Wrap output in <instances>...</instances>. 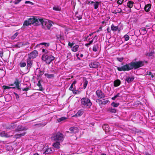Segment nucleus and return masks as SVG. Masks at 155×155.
I'll return each instance as SVG.
<instances>
[{"label": "nucleus", "mask_w": 155, "mask_h": 155, "mask_svg": "<svg viewBox=\"0 0 155 155\" xmlns=\"http://www.w3.org/2000/svg\"><path fill=\"white\" fill-rule=\"evenodd\" d=\"M76 83V81H74L71 84H73H73H75Z\"/></svg>", "instance_id": "052dcab7"}, {"label": "nucleus", "mask_w": 155, "mask_h": 155, "mask_svg": "<svg viewBox=\"0 0 155 155\" xmlns=\"http://www.w3.org/2000/svg\"><path fill=\"white\" fill-rule=\"evenodd\" d=\"M26 134L25 132H23L21 134H17L15 135V137L16 138H20L22 136H24Z\"/></svg>", "instance_id": "5701e85b"}, {"label": "nucleus", "mask_w": 155, "mask_h": 155, "mask_svg": "<svg viewBox=\"0 0 155 155\" xmlns=\"http://www.w3.org/2000/svg\"><path fill=\"white\" fill-rule=\"evenodd\" d=\"M34 155H39L38 153H36L34 154Z\"/></svg>", "instance_id": "680f3d73"}, {"label": "nucleus", "mask_w": 155, "mask_h": 155, "mask_svg": "<svg viewBox=\"0 0 155 155\" xmlns=\"http://www.w3.org/2000/svg\"><path fill=\"white\" fill-rule=\"evenodd\" d=\"M140 32L141 34L144 35L146 33V29L145 28H141L140 30Z\"/></svg>", "instance_id": "2f4dec72"}, {"label": "nucleus", "mask_w": 155, "mask_h": 155, "mask_svg": "<svg viewBox=\"0 0 155 155\" xmlns=\"http://www.w3.org/2000/svg\"><path fill=\"white\" fill-rule=\"evenodd\" d=\"M0 135L2 137H10L12 135L9 134V133H7L5 131H3L0 133Z\"/></svg>", "instance_id": "ddd939ff"}, {"label": "nucleus", "mask_w": 155, "mask_h": 155, "mask_svg": "<svg viewBox=\"0 0 155 155\" xmlns=\"http://www.w3.org/2000/svg\"><path fill=\"white\" fill-rule=\"evenodd\" d=\"M45 75L47 78H52L54 76V75L52 74H45Z\"/></svg>", "instance_id": "f704fd0d"}, {"label": "nucleus", "mask_w": 155, "mask_h": 155, "mask_svg": "<svg viewBox=\"0 0 155 155\" xmlns=\"http://www.w3.org/2000/svg\"><path fill=\"white\" fill-rule=\"evenodd\" d=\"M98 49V44H96L94 45L93 50L94 51H97Z\"/></svg>", "instance_id": "473e14b6"}, {"label": "nucleus", "mask_w": 155, "mask_h": 155, "mask_svg": "<svg viewBox=\"0 0 155 155\" xmlns=\"http://www.w3.org/2000/svg\"><path fill=\"white\" fill-rule=\"evenodd\" d=\"M120 81L119 80H117L114 81V87H117L120 85Z\"/></svg>", "instance_id": "393cba45"}, {"label": "nucleus", "mask_w": 155, "mask_h": 155, "mask_svg": "<svg viewBox=\"0 0 155 155\" xmlns=\"http://www.w3.org/2000/svg\"><path fill=\"white\" fill-rule=\"evenodd\" d=\"M103 129L106 132H108L110 131L109 127L108 125L104 124L103 126Z\"/></svg>", "instance_id": "6ab92c4d"}, {"label": "nucleus", "mask_w": 155, "mask_h": 155, "mask_svg": "<svg viewBox=\"0 0 155 155\" xmlns=\"http://www.w3.org/2000/svg\"><path fill=\"white\" fill-rule=\"evenodd\" d=\"M105 23V21H103L102 22V24H104Z\"/></svg>", "instance_id": "0e129e2a"}, {"label": "nucleus", "mask_w": 155, "mask_h": 155, "mask_svg": "<svg viewBox=\"0 0 155 155\" xmlns=\"http://www.w3.org/2000/svg\"><path fill=\"white\" fill-rule=\"evenodd\" d=\"M16 126V125L15 123H11L9 126L6 127V129L12 130L15 128Z\"/></svg>", "instance_id": "dca6fc26"}, {"label": "nucleus", "mask_w": 155, "mask_h": 155, "mask_svg": "<svg viewBox=\"0 0 155 155\" xmlns=\"http://www.w3.org/2000/svg\"><path fill=\"white\" fill-rule=\"evenodd\" d=\"M124 39L125 41H127L129 39V37L128 35H125L124 36Z\"/></svg>", "instance_id": "37998d69"}, {"label": "nucleus", "mask_w": 155, "mask_h": 155, "mask_svg": "<svg viewBox=\"0 0 155 155\" xmlns=\"http://www.w3.org/2000/svg\"><path fill=\"white\" fill-rule=\"evenodd\" d=\"M40 45H43L45 46L46 47L48 46L49 45V44L47 43H41L40 44Z\"/></svg>", "instance_id": "c03bdc74"}, {"label": "nucleus", "mask_w": 155, "mask_h": 155, "mask_svg": "<svg viewBox=\"0 0 155 155\" xmlns=\"http://www.w3.org/2000/svg\"><path fill=\"white\" fill-rule=\"evenodd\" d=\"M42 20L43 19L37 18L34 17H32L24 21L23 26H27L31 24L36 25H39L41 24H42Z\"/></svg>", "instance_id": "f03ea898"}, {"label": "nucleus", "mask_w": 155, "mask_h": 155, "mask_svg": "<svg viewBox=\"0 0 155 155\" xmlns=\"http://www.w3.org/2000/svg\"><path fill=\"white\" fill-rule=\"evenodd\" d=\"M69 89L71 91H73V84H71L70 87Z\"/></svg>", "instance_id": "6e6d98bb"}, {"label": "nucleus", "mask_w": 155, "mask_h": 155, "mask_svg": "<svg viewBox=\"0 0 155 155\" xmlns=\"http://www.w3.org/2000/svg\"><path fill=\"white\" fill-rule=\"evenodd\" d=\"M67 118L66 117H61L57 119L58 122H60L62 121H64L67 119Z\"/></svg>", "instance_id": "c9c22d12"}, {"label": "nucleus", "mask_w": 155, "mask_h": 155, "mask_svg": "<svg viewBox=\"0 0 155 155\" xmlns=\"http://www.w3.org/2000/svg\"><path fill=\"white\" fill-rule=\"evenodd\" d=\"M117 59L118 61H119L120 62H121L123 61L124 58L122 57L120 58H117Z\"/></svg>", "instance_id": "de8ad7c7"}, {"label": "nucleus", "mask_w": 155, "mask_h": 155, "mask_svg": "<svg viewBox=\"0 0 155 155\" xmlns=\"http://www.w3.org/2000/svg\"><path fill=\"white\" fill-rule=\"evenodd\" d=\"M96 94L98 98H103L104 97V94L101 90H97L96 91Z\"/></svg>", "instance_id": "9b49d317"}, {"label": "nucleus", "mask_w": 155, "mask_h": 155, "mask_svg": "<svg viewBox=\"0 0 155 155\" xmlns=\"http://www.w3.org/2000/svg\"><path fill=\"white\" fill-rule=\"evenodd\" d=\"M90 3L91 4H94V8L97 9L99 7L100 2H94L93 1L89 2L88 4Z\"/></svg>", "instance_id": "f8f14e48"}, {"label": "nucleus", "mask_w": 155, "mask_h": 155, "mask_svg": "<svg viewBox=\"0 0 155 155\" xmlns=\"http://www.w3.org/2000/svg\"><path fill=\"white\" fill-rule=\"evenodd\" d=\"M143 65V62L141 61L132 62L126 64L121 67H116L117 69L119 71H129L134 68L137 69Z\"/></svg>", "instance_id": "f257e3e1"}, {"label": "nucleus", "mask_w": 155, "mask_h": 155, "mask_svg": "<svg viewBox=\"0 0 155 155\" xmlns=\"http://www.w3.org/2000/svg\"><path fill=\"white\" fill-rule=\"evenodd\" d=\"M38 52L36 50H34L28 54V58L33 59L36 58L38 55Z\"/></svg>", "instance_id": "1a4fd4ad"}, {"label": "nucleus", "mask_w": 155, "mask_h": 155, "mask_svg": "<svg viewBox=\"0 0 155 155\" xmlns=\"http://www.w3.org/2000/svg\"><path fill=\"white\" fill-rule=\"evenodd\" d=\"M60 143L59 142H57L53 144V146L55 148L58 149L59 148Z\"/></svg>", "instance_id": "a878e982"}, {"label": "nucleus", "mask_w": 155, "mask_h": 155, "mask_svg": "<svg viewBox=\"0 0 155 155\" xmlns=\"http://www.w3.org/2000/svg\"><path fill=\"white\" fill-rule=\"evenodd\" d=\"M70 131L73 133H76L77 131L78 128L77 127H71L69 129Z\"/></svg>", "instance_id": "cd10ccee"}, {"label": "nucleus", "mask_w": 155, "mask_h": 155, "mask_svg": "<svg viewBox=\"0 0 155 155\" xmlns=\"http://www.w3.org/2000/svg\"><path fill=\"white\" fill-rule=\"evenodd\" d=\"M123 1L124 0H118L117 1V3L119 5H120L122 3Z\"/></svg>", "instance_id": "8fccbe9b"}, {"label": "nucleus", "mask_w": 155, "mask_h": 155, "mask_svg": "<svg viewBox=\"0 0 155 155\" xmlns=\"http://www.w3.org/2000/svg\"><path fill=\"white\" fill-rule=\"evenodd\" d=\"M79 48V46L78 45H76L74 46L72 48V51L74 52H76L78 50Z\"/></svg>", "instance_id": "c85d7f7f"}, {"label": "nucleus", "mask_w": 155, "mask_h": 155, "mask_svg": "<svg viewBox=\"0 0 155 155\" xmlns=\"http://www.w3.org/2000/svg\"><path fill=\"white\" fill-rule=\"evenodd\" d=\"M42 26L45 30H49L52 26L53 22L50 20L44 19L42 21Z\"/></svg>", "instance_id": "7ed1b4c3"}, {"label": "nucleus", "mask_w": 155, "mask_h": 155, "mask_svg": "<svg viewBox=\"0 0 155 155\" xmlns=\"http://www.w3.org/2000/svg\"><path fill=\"white\" fill-rule=\"evenodd\" d=\"M45 147L43 154H49L53 153L54 151V149L53 147Z\"/></svg>", "instance_id": "0eeeda50"}, {"label": "nucleus", "mask_w": 155, "mask_h": 155, "mask_svg": "<svg viewBox=\"0 0 155 155\" xmlns=\"http://www.w3.org/2000/svg\"><path fill=\"white\" fill-rule=\"evenodd\" d=\"M27 128L25 127H23L21 126H19L17 128V130L18 131H22L23 130H26Z\"/></svg>", "instance_id": "a211bd4d"}, {"label": "nucleus", "mask_w": 155, "mask_h": 155, "mask_svg": "<svg viewBox=\"0 0 155 155\" xmlns=\"http://www.w3.org/2000/svg\"><path fill=\"white\" fill-rule=\"evenodd\" d=\"M18 32H16L11 37V39H14L18 35Z\"/></svg>", "instance_id": "79ce46f5"}, {"label": "nucleus", "mask_w": 155, "mask_h": 155, "mask_svg": "<svg viewBox=\"0 0 155 155\" xmlns=\"http://www.w3.org/2000/svg\"><path fill=\"white\" fill-rule=\"evenodd\" d=\"M134 79L133 76L128 77L126 78V80L128 83H130L132 82Z\"/></svg>", "instance_id": "aec40b11"}, {"label": "nucleus", "mask_w": 155, "mask_h": 155, "mask_svg": "<svg viewBox=\"0 0 155 155\" xmlns=\"http://www.w3.org/2000/svg\"><path fill=\"white\" fill-rule=\"evenodd\" d=\"M53 138L55 140L62 141L64 138V137L61 134L58 133Z\"/></svg>", "instance_id": "423d86ee"}, {"label": "nucleus", "mask_w": 155, "mask_h": 155, "mask_svg": "<svg viewBox=\"0 0 155 155\" xmlns=\"http://www.w3.org/2000/svg\"><path fill=\"white\" fill-rule=\"evenodd\" d=\"M151 7V5L150 4L146 5L144 7V10L145 11L148 12L150 11Z\"/></svg>", "instance_id": "412c9836"}, {"label": "nucleus", "mask_w": 155, "mask_h": 155, "mask_svg": "<svg viewBox=\"0 0 155 155\" xmlns=\"http://www.w3.org/2000/svg\"><path fill=\"white\" fill-rule=\"evenodd\" d=\"M107 32H108V33H110V30L109 27H108L107 28Z\"/></svg>", "instance_id": "4d7b16f0"}, {"label": "nucleus", "mask_w": 155, "mask_h": 155, "mask_svg": "<svg viewBox=\"0 0 155 155\" xmlns=\"http://www.w3.org/2000/svg\"><path fill=\"white\" fill-rule=\"evenodd\" d=\"M9 96L8 95H6V96H5V97H6L7 96Z\"/></svg>", "instance_id": "774afa93"}, {"label": "nucleus", "mask_w": 155, "mask_h": 155, "mask_svg": "<svg viewBox=\"0 0 155 155\" xmlns=\"http://www.w3.org/2000/svg\"><path fill=\"white\" fill-rule=\"evenodd\" d=\"M53 9L55 11H60L61 10V8L58 6H55L54 7H53Z\"/></svg>", "instance_id": "e433bc0d"}, {"label": "nucleus", "mask_w": 155, "mask_h": 155, "mask_svg": "<svg viewBox=\"0 0 155 155\" xmlns=\"http://www.w3.org/2000/svg\"><path fill=\"white\" fill-rule=\"evenodd\" d=\"M68 45L69 46L71 47L73 45L74 43H71L70 41H69Z\"/></svg>", "instance_id": "864d4df0"}, {"label": "nucleus", "mask_w": 155, "mask_h": 155, "mask_svg": "<svg viewBox=\"0 0 155 155\" xmlns=\"http://www.w3.org/2000/svg\"><path fill=\"white\" fill-rule=\"evenodd\" d=\"M99 65V62L96 61H93L90 64L89 66L91 68H96L98 67Z\"/></svg>", "instance_id": "9d476101"}, {"label": "nucleus", "mask_w": 155, "mask_h": 155, "mask_svg": "<svg viewBox=\"0 0 155 155\" xmlns=\"http://www.w3.org/2000/svg\"><path fill=\"white\" fill-rule=\"evenodd\" d=\"M28 89V88H24V89H22V90L23 91H27Z\"/></svg>", "instance_id": "13d9d810"}, {"label": "nucleus", "mask_w": 155, "mask_h": 155, "mask_svg": "<svg viewBox=\"0 0 155 155\" xmlns=\"http://www.w3.org/2000/svg\"><path fill=\"white\" fill-rule=\"evenodd\" d=\"M154 54V53L153 52L151 51L150 52H147L146 54V55L147 56L149 57H153V54Z\"/></svg>", "instance_id": "72a5a7b5"}, {"label": "nucleus", "mask_w": 155, "mask_h": 155, "mask_svg": "<svg viewBox=\"0 0 155 155\" xmlns=\"http://www.w3.org/2000/svg\"><path fill=\"white\" fill-rule=\"evenodd\" d=\"M147 75H150L151 74V73L150 72H148V71L147 72Z\"/></svg>", "instance_id": "bf43d9fd"}, {"label": "nucleus", "mask_w": 155, "mask_h": 155, "mask_svg": "<svg viewBox=\"0 0 155 155\" xmlns=\"http://www.w3.org/2000/svg\"><path fill=\"white\" fill-rule=\"evenodd\" d=\"M21 1V0H17L14 1V3L15 4H18Z\"/></svg>", "instance_id": "09e8293b"}, {"label": "nucleus", "mask_w": 155, "mask_h": 155, "mask_svg": "<svg viewBox=\"0 0 155 155\" xmlns=\"http://www.w3.org/2000/svg\"><path fill=\"white\" fill-rule=\"evenodd\" d=\"M42 51L43 53L45 54L46 55H50L51 54H53L54 53V51L53 50L47 48H43L42 49Z\"/></svg>", "instance_id": "6e6552de"}, {"label": "nucleus", "mask_w": 155, "mask_h": 155, "mask_svg": "<svg viewBox=\"0 0 155 155\" xmlns=\"http://www.w3.org/2000/svg\"><path fill=\"white\" fill-rule=\"evenodd\" d=\"M12 88V87H10L8 86H3V88L4 89V90H6L7 89H8Z\"/></svg>", "instance_id": "a18cd8bd"}, {"label": "nucleus", "mask_w": 155, "mask_h": 155, "mask_svg": "<svg viewBox=\"0 0 155 155\" xmlns=\"http://www.w3.org/2000/svg\"><path fill=\"white\" fill-rule=\"evenodd\" d=\"M108 111L110 112L115 113L116 112V111L115 109L112 108H109L108 110Z\"/></svg>", "instance_id": "58836bf2"}, {"label": "nucleus", "mask_w": 155, "mask_h": 155, "mask_svg": "<svg viewBox=\"0 0 155 155\" xmlns=\"http://www.w3.org/2000/svg\"><path fill=\"white\" fill-rule=\"evenodd\" d=\"M99 29H100L101 30H102V28L101 27H100Z\"/></svg>", "instance_id": "e2e57ef3"}, {"label": "nucleus", "mask_w": 155, "mask_h": 155, "mask_svg": "<svg viewBox=\"0 0 155 155\" xmlns=\"http://www.w3.org/2000/svg\"><path fill=\"white\" fill-rule=\"evenodd\" d=\"M120 94L118 93L111 98L113 100H115L116 98L120 96Z\"/></svg>", "instance_id": "a19ab883"}, {"label": "nucleus", "mask_w": 155, "mask_h": 155, "mask_svg": "<svg viewBox=\"0 0 155 155\" xmlns=\"http://www.w3.org/2000/svg\"><path fill=\"white\" fill-rule=\"evenodd\" d=\"M98 101L99 103L101 104H105L109 102V101L108 100H104L102 101L101 100H99Z\"/></svg>", "instance_id": "bb28decb"}, {"label": "nucleus", "mask_w": 155, "mask_h": 155, "mask_svg": "<svg viewBox=\"0 0 155 155\" xmlns=\"http://www.w3.org/2000/svg\"><path fill=\"white\" fill-rule=\"evenodd\" d=\"M53 54L42 55L41 57L42 60L47 64H50L55 58L52 55Z\"/></svg>", "instance_id": "20e7f679"}, {"label": "nucleus", "mask_w": 155, "mask_h": 155, "mask_svg": "<svg viewBox=\"0 0 155 155\" xmlns=\"http://www.w3.org/2000/svg\"><path fill=\"white\" fill-rule=\"evenodd\" d=\"M15 85H16V87L17 88H18L19 87V83L18 82H15Z\"/></svg>", "instance_id": "5fc2aeb1"}, {"label": "nucleus", "mask_w": 155, "mask_h": 155, "mask_svg": "<svg viewBox=\"0 0 155 155\" xmlns=\"http://www.w3.org/2000/svg\"><path fill=\"white\" fill-rule=\"evenodd\" d=\"M118 29V27L117 26H114L113 24H112L111 26V30L113 31H117Z\"/></svg>", "instance_id": "7c9ffc66"}, {"label": "nucleus", "mask_w": 155, "mask_h": 155, "mask_svg": "<svg viewBox=\"0 0 155 155\" xmlns=\"http://www.w3.org/2000/svg\"><path fill=\"white\" fill-rule=\"evenodd\" d=\"M45 147L43 144H39L37 147V150L38 151H41L44 149L45 150Z\"/></svg>", "instance_id": "f3484780"}, {"label": "nucleus", "mask_w": 155, "mask_h": 155, "mask_svg": "<svg viewBox=\"0 0 155 155\" xmlns=\"http://www.w3.org/2000/svg\"><path fill=\"white\" fill-rule=\"evenodd\" d=\"M84 112L83 110H80L78 111L77 113L74 115L73 116V117H78L81 116L82 115Z\"/></svg>", "instance_id": "2eb2a0df"}, {"label": "nucleus", "mask_w": 155, "mask_h": 155, "mask_svg": "<svg viewBox=\"0 0 155 155\" xmlns=\"http://www.w3.org/2000/svg\"><path fill=\"white\" fill-rule=\"evenodd\" d=\"M81 103L82 107L85 108H89L92 105V103L87 98L84 97L81 100Z\"/></svg>", "instance_id": "39448f33"}, {"label": "nucleus", "mask_w": 155, "mask_h": 155, "mask_svg": "<svg viewBox=\"0 0 155 155\" xmlns=\"http://www.w3.org/2000/svg\"><path fill=\"white\" fill-rule=\"evenodd\" d=\"M88 83V82L86 79L84 80L83 81V87L84 89L86 88Z\"/></svg>", "instance_id": "c756f323"}, {"label": "nucleus", "mask_w": 155, "mask_h": 155, "mask_svg": "<svg viewBox=\"0 0 155 155\" xmlns=\"http://www.w3.org/2000/svg\"><path fill=\"white\" fill-rule=\"evenodd\" d=\"M119 104L118 103H116L114 102H113L111 104V105L114 107H116L119 106Z\"/></svg>", "instance_id": "4c0bfd02"}, {"label": "nucleus", "mask_w": 155, "mask_h": 155, "mask_svg": "<svg viewBox=\"0 0 155 155\" xmlns=\"http://www.w3.org/2000/svg\"><path fill=\"white\" fill-rule=\"evenodd\" d=\"M94 38H89L88 39H87V41L89 42L88 43H86L85 44V46H86L87 47H88L90 45L92 44V43L93 42L94 39Z\"/></svg>", "instance_id": "4468645a"}, {"label": "nucleus", "mask_w": 155, "mask_h": 155, "mask_svg": "<svg viewBox=\"0 0 155 155\" xmlns=\"http://www.w3.org/2000/svg\"><path fill=\"white\" fill-rule=\"evenodd\" d=\"M134 4V3L132 1H129L127 3V6L129 8H132Z\"/></svg>", "instance_id": "b1692460"}, {"label": "nucleus", "mask_w": 155, "mask_h": 155, "mask_svg": "<svg viewBox=\"0 0 155 155\" xmlns=\"http://www.w3.org/2000/svg\"><path fill=\"white\" fill-rule=\"evenodd\" d=\"M37 85L39 87V88L41 90H42V87L40 84V81H38V82L37 84Z\"/></svg>", "instance_id": "49530a36"}, {"label": "nucleus", "mask_w": 155, "mask_h": 155, "mask_svg": "<svg viewBox=\"0 0 155 155\" xmlns=\"http://www.w3.org/2000/svg\"><path fill=\"white\" fill-rule=\"evenodd\" d=\"M101 155H106V154H105L103 153L101 154Z\"/></svg>", "instance_id": "338daca9"}, {"label": "nucleus", "mask_w": 155, "mask_h": 155, "mask_svg": "<svg viewBox=\"0 0 155 155\" xmlns=\"http://www.w3.org/2000/svg\"><path fill=\"white\" fill-rule=\"evenodd\" d=\"M14 94L16 99L18 100L19 97V95L16 93H14Z\"/></svg>", "instance_id": "3c124183"}, {"label": "nucleus", "mask_w": 155, "mask_h": 155, "mask_svg": "<svg viewBox=\"0 0 155 155\" xmlns=\"http://www.w3.org/2000/svg\"><path fill=\"white\" fill-rule=\"evenodd\" d=\"M32 64V62L31 59L28 58L27 61V66L28 68H30Z\"/></svg>", "instance_id": "4be33fe9"}, {"label": "nucleus", "mask_w": 155, "mask_h": 155, "mask_svg": "<svg viewBox=\"0 0 155 155\" xmlns=\"http://www.w3.org/2000/svg\"><path fill=\"white\" fill-rule=\"evenodd\" d=\"M80 56L82 57L83 56V55L82 54H81L80 55Z\"/></svg>", "instance_id": "69168bd1"}, {"label": "nucleus", "mask_w": 155, "mask_h": 155, "mask_svg": "<svg viewBox=\"0 0 155 155\" xmlns=\"http://www.w3.org/2000/svg\"><path fill=\"white\" fill-rule=\"evenodd\" d=\"M19 65L21 67H25L26 65V63L25 62L21 61L19 63Z\"/></svg>", "instance_id": "ea45409f"}, {"label": "nucleus", "mask_w": 155, "mask_h": 155, "mask_svg": "<svg viewBox=\"0 0 155 155\" xmlns=\"http://www.w3.org/2000/svg\"><path fill=\"white\" fill-rule=\"evenodd\" d=\"M25 4H28V3L30 4L31 5H33L34 4L32 2H31L30 1H26L25 2Z\"/></svg>", "instance_id": "603ef678"}]
</instances>
